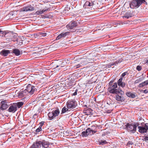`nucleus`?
Masks as SVG:
<instances>
[{
    "label": "nucleus",
    "instance_id": "f257e3e1",
    "mask_svg": "<svg viewBox=\"0 0 148 148\" xmlns=\"http://www.w3.org/2000/svg\"><path fill=\"white\" fill-rule=\"evenodd\" d=\"M37 89L35 86L28 84L26 88L24 90L19 91L18 93V96L19 98H22L25 96H30L34 94L36 91Z\"/></svg>",
    "mask_w": 148,
    "mask_h": 148
},
{
    "label": "nucleus",
    "instance_id": "f03ea898",
    "mask_svg": "<svg viewBox=\"0 0 148 148\" xmlns=\"http://www.w3.org/2000/svg\"><path fill=\"white\" fill-rule=\"evenodd\" d=\"M117 87V86L116 83L115 82L114 83V84L112 86H109L108 88V90L110 93L115 94L117 95L118 94H120L122 95L124 94V92L121 90H118L116 89Z\"/></svg>",
    "mask_w": 148,
    "mask_h": 148
},
{
    "label": "nucleus",
    "instance_id": "7ed1b4c3",
    "mask_svg": "<svg viewBox=\"0 0 148 148\" xmlns=\"http://www.w3.org/2000/svg\"><path fill=\"white\" fill-rule=\"evenodd\" d=\"M147 3L145 0H134L130 4V6L132 8H138L142 3Z\"/></svg>",
    "mask_w": 148,
    "mask_h": 148
},
{
    "label": "nucleus",
    "instance_id": "20e7f679",
    "mask_svg": "<svg viewBox=\"0 0 148 148\" xmlns=\"http://www.w3.org/2000/svg\"><path fill=\"white\" fill-rule=\"evenodd\" d=\"M127 130L132 133H134L136 132L137 126L135 125H132L128 123L126 125Z\"/></svg>",
    "mask_w": 148,
    "mask_h": 148
},
{
    "label": "nucleus",
    "instance_id": "39448f33",
    "mask_svg": "<svg viewBox=\"0 0 148 148\" xmlns=\"http://www.w3.org/2000/svg\"><path fill=\"white\" fill-rule=\"evenodd\" d=\"M138 131L141 133H144L147 132L148 130V123L145 124L142 126H138Z\"/></svg>",
    "mask_w": 148,
    "mask_h": 148
},
{
    "label": "nucleus",
    "instance_id": "423d86ee",
    "mask_svg": "<svg viewBox=\"0 0 148 148\" xmlns=\"http://www.w3.org/2000/svg\"><path fill=\"white\" fill-rule=\"evenodd\" d=\"M76 106V103L75 101L69 100L67 102V107L68 108H74Z\"/></svg>",
    "mask_w": 148,
    "mask_h": 148
},
{
    "label": "nucleus",
    "instance_id": "0eeeda50",
    "mask_svg": "<svg viewBox=\"0 0 148 148\" xmlns=\"http://www.w3.org/2000/svg\"><path fill=\"white\" fill-rule=\"evenodd\" d=\"M34 10V8L31 5L24 7L21 9L20 11L21 12H27L28 11H32Z\"/></svg>",
    "mask_w": 148,
    "mask_h": 148
},
{
    "label": "nucleus",
    "instance_id": "6e6552de",
    "mask_svg": "<svg viewBox=\"0 0 148 148\" xmlns=\"http://www.w3.org/2000/svg\"><path fill=\"white\" fill-rule=\"evenodd\" d=\"M95 3L96 2L95 1H92L90 0L89 1H87L84 3V7L85 8H88L89 7L91 8V7L94 6Z\"/></svg>",
    "mask_w": 148,
    "mask_h": 148
},
{
    "label": "nucleus",
    "instance_id": "1a4fd4ad",
    "mask_svg": "<svg viewBox=\"0 0 148 148\" xmlns=\"http://www.w3.org/2000/svg\"><path fill=\"white\" fill-rule=\"evenodd\" d=\"M95 127V126H92V128H88L86 130L87 133L88 135H91L96 132L97 131L93 130L94 128Z\"/></svg>",
    "mask_w": 148,
    "mask_h": 148
},
{
    "label": "nucleus",
    "instance_id": "9d476101",
    "mask_svg": "<svg viewBox=\"0 0 148 148\" xmlns=\"http://www.w3.org/2000/svg\"><path fill=\"white\" fill-rule=\"evenodd\" d=\"M41 141H36L35 143H34L30 147V148H39L41 147Z\"/></svg>",
    "mask_w": 148,
    "mask_h": 148
},
{
    "label": "nucleus",
    "instance_id": "9b49d317",
    "mask_svg": "<svg viewBox=\"0 0 148 148\" xmlns=\"http://www.w3.org/2000/svg\"><path fill=\"white\" fill-rule=\"evenodd\" d=\"M17 110V107L16 106H10L8 111L10 112L14 113Z\"/></svg>",
    "mask_w": 148,
    "mask_h": 148
},
{
    "label": "nucleus",
    "instance_id": "f8f14e48",
    "mask_svg": "<svg viewBox=\"0 0 148 148\" xmlns=\"http://www.w3.org/2000/svg\"><path fill=\"white\" fill-rule=\"evenodd\" d=\"M118 94L117 95L115 96V99L116 100L118 101H120L122 102L125 100V98L123 97H121L118 95Z\"/></svg>",
    "mask_w": 148,
    "mask_h": 148
},
{
    "label": "nucleus",
    "instance_id": "ddd939ff",
    "mask_svg": "<svg viewBox=\"0 0 148 148\" xmlns=\"http://www.w3.org/2000/svg\"><path fill=\"white\" fill-rule=\"evenodd\" d=\"M13 52L16 56H18L22 53V51L18 49H14L13 50Z\"/></svg>",
    "mask_w": 148,
    "mask_h": 148
},
{
    "label": "nucleus",
    "instance_id": "4468645a",
    "mask_svg": "<svg viewBox=\"0 0 148 148\" xmlns=\"http://www.w3.org/2000/svg\"><path fill=\"white\" fill-rule=\"evenodd\" d=\"M41 146L42 145V147L45 148H47L49 147V143L45 141H42L41 142Z\"/></svg>",
    "mask_w": 148,
    "mask_h": 148
},
{
    "label": "nucleus",
    "instance_id": "2eb2a0df",
    "mask_svg": "<svg viewBox=\"0 0 148 148\" xmlns=\"http://www.w3.org/2000/svg\"><path fill=\"white\" fill-rule=\"evenodd\" d=\"M48 116L49 119L50 120L53 119L56 117L53 110L51 112H49L48 114Z\"/></svg>",
    "mask_w": 148,
    "mask_h": 148
},
{
    "label": "nucleus",
    "instance_id": "dca6fc26",
    "mask_svg": "<svg viewBox=\"0 0 148 148\" xmlns=\"http://www.w3.org/2000/svg\"><path fill=\"white\" fill-rule=\"evenodd\" d=\"M77 25V23L75 22H73L71 24L67 25L66 27L70 29H72Z\"/></svg>",
    "mask_w": 148,
    "mask_h": 148
},
{
    "label": "nucleus",
    "instance_id": "f3484780",
    "mask_svg": "<svg viewBox=\"0 0 148 148\" xmlns=\"http://www.w3.org/2000/svg\"><path fill=\"white\" fill-rule=\"evenodd\" d=\"M68 34V32H66L65 33H62L59 35L56 38L57 40H59L63 37H65L66 36L67 34Z\"/></svg>",
    "mask_w": 148,
    "mask_h": 148
},
{
    "label": "nucleus",
    "instance_id": "a211bd4d",
    "mask_svg": "<svg viewBox=\"0 0 148 148\" xmlns=\"http://www.w3.org/2000/svg\"><path fill=\"white\" fill-rule=\"evenodd\" d=\"M10 52L9 50L3 49L1 51V54L3 56H6L8 55Z\"/></svg>",
    "mask_w": 148,
    "mask_h": 148
},
{
    "label": "nucleus",
    "instance_id": "6ab92c4d",
    "mask_svg": "<svg viewBox=\"0 0 148 148\" xmlns=\"http://www.w3.org/2000/svg\"><path fill=\"white\" fill-rule=\"evenodd\" d=\"M126 95L128 97L132 98H134L136 97L135 95L130 92H127L126 93Z\"/></svg>",
    "mask_w": 148,
    "mask_h": 148
},
{
    "label": "nucleus",
    "instance_id": "aec40b11",
    "mask_svg": "<svg viewBox=\"0 0 148 148\" xmlns=\"http://www.w3.org/2000/svg\"><path fill=\"white\" fill-rule=\"evenodd\" d=\"M67 63L65 60L63 61L61 65H57L56 67V68L59 67V69H60L62 67L64 66L63 65H65Z\"/></svg>",
    "mask_w": 148,
    "mask_h": 148
},
{
    "label": "nucleus",
    "instance_id": "412c9836",
    "mask_svg": "<svg viewBox=\"0 0 148 148\" xmlns=\"http://www.w3.org/2000/svg\"><path fill=\"white\" fill-rule=\"evenodd\" d=\"M132 14L130 12H127L126 13L123 17L127 18H128L129 17H132Z\"/></svg>",
    "mask_w": 148,
    "mask_h": 148
},
{
    "label": "nucleus",
    "instance_id": "4be33fe9",
    "mask_svg": "<svg viewBox=\"0 0 148 148\" xmlns=\"http://www.w3.org/2000/svg\"><path fill=\"white\" fill-rule=\"evenodd\" d=\"M144 79V78L143 77H140L135 81V83L136 84L138 83L143 80Z\"/></svg>",
    "mask_w": 148,
    "mask_h": 148
},
{
    "label": "nucleus",
    "instance_id": "5701e85b",
    "mask_svg": "<svg viewBox=\"0 0 148 148\" xmlns=\"http://www.w3.org/2000/svg\"><path fill=\"white\" fill-rule=\"evenodd\" d=\"M8 107L7 104H1V106L0 107V109L1 110H4L6 109Z\"/></svg>",
    "mask_w": 148,
    "mask_h": 148
},
{
    "label": "nucleus",
    "instance_id": "b1692460",
    "mask_svg": "<svg viewBox=\"0 0 148 148\" xmlns=\"http://www.w3.org/2000/svg\"><path fill=\"white\" fill-rule=\"evenodd\" d=\"M36 36H38L39 37H45L47 35V33H39L36 35Z\"/></svg>",
    "mask_w": 148,
    "mask_h": 148
},
{
    "label": "nucleus",
    "instance_id": "393cba45",
    "mask_svg": "<svg viewBox=\"0 0 148 148\" xmlns=\"http://www.w3.org/2000/svg\"><path fill=\"white\" fill-rule=\"evenodd\" d=\"M53 111L56 117L58 116L60 114V111L58 109H57L55 110H53Z\"/></svg>",
    "mask_w": 148,
    "mask_h": 148
},
{
    "label": "nucleus",
    "instance_id": "a878e982",
    "mask_svg": "<svg viewBox=\"0 0 148 148\" xmlns=\"http://www.w3.org/2000/svg\"><path fill=\"white\" fill-rule=\"evenodd\" d=\"M46 11V10H38L36 12V13L37 15H39L43 13Z\"/></svg>",
    "mask_w": 148,
    "mask_h": 148
},
{
    "label": "nucleus",
    "instance_id": "bb28decb",
    "mask_svg": "<svg viewBox=\"0 0 148 148\" xmlns=\"http://www.w3.org/2000/svg\"><path fill=\"white\" fill-rule=\"evenodd\" d=\"M24 103L23 102H20L17 103L16 104L18 108H20L22 106Z\"/></svg>",
    "mask_w": 148,
    "mask_h": 148
},
{
    "label": "nucleus",
    "instance_id": "cd10ccee",
    "mask_svg": "<svg viewBox=\"0 0 148 148\" xmlns=\"http://www.w3.org/2000/svg\"><path fill=\"white\" fill-rule=\"evenodd\" d=\"M123 79L122 77L120 78L118 81L117 84H118V86H119V85H121L120 84H121V83L123 82H122Z\"/></svg>",
    "mask_w": 148,
    "mask_h": 148
},
{
    "label": "nucleus",
    "instance_id": "c85d7f7f",
    "mask_svg": "<svg viewBox=\"0 0 148 148\" xmlns=\"http://www.w3.org/2000/svg\"><path fill=\"white\" fill-rule=\"evenodd\" d=\"M82 137H86L88 136L86 130V132H83L82 133Z\"/></svg>",
    "mask_w": 148,
    "mask_h": 148
},
{
    "label": "nucleus",
    "instance_id": "c756f323",
    "mask_svg": "<svg viewBox=\"0 0 148 148\" xmlns=\"http://www.w3.org/2000/svg\"><path fill=\"white\" fill-rule=\"evenodd\" d=\"M107 143L106 140H101L99 142L100 144L101 145L106 144Z\"/></svg>",
    "mask_w": 148,
    "mask_h": 148
},
{
    "label": "nucleus",
    "instance_id": "7c9ffc66",
    "mask_svg": "<svg viewBox=\"0 0 148 148\" xmlns=\"http://www.w3.org/2000/svg\"><path fill=\"white\" fill-rule=\"evenodd\" d=\"M67 110H68V109L65 107H64L62 109V113H64L66 112Z\"/></svg>",
    "mask_w": 148,
    "mask_h": 148
},
{
    "label": "nucleus",
    "instance_id": "2f4dec72",
    "mask_svg": "<svg viewBox=\"0 0 148 148\" xmlns=\"http://www.w3.org/2000/svg\"><path fill=\"white\" fill-rule=\"evenodd\" d=\"M73 85V83L72 82H70L67 84V87H70V86H72Z\"/></svg>",
    "mask_w": 148,
    "mask_h": 148
},
{
    "label": "nucleus",
    "instance_id": "473e14b6",
    "mask_svg": "<svg viewBox=\"0 0 148 148\" xmlns=\"http://www.w3.org/2000/svg\"><path fill=\"white\" fill-rule=\"evenodd\" d=\"M145 85H145V83L144 82H143L142 83H141L140 84H139V85L138 86L139 87H142L144 86H145Z\"/></svg>",
    "mask_w": 148,
    "mask_h": 148
},
{
    "label": "nucleus",
    "instance_id": "72a5a7b5",
    "mask_svg": "<svg viewBox=\"0 0 148 148\" xmlns=\"http://www.w3.org/2000/svg\"><path fill=\"white\" fill-rule=\"evenodd\" d=\"M41 130H42L41 126H39V127L36 130V132H40Z\"/></svg>",
    "mask_w": 148,
    "mask_h": 148
},
{
    "label": "nucleus",
    "instance_id": "f704fd0d",
    "mask_svg": "<svg viewBox=\"0 0 148 148\" xmlns=\"http://www.w3.org/2000/svg\"><path fill=\"white\" fill-rule=\"evenodd\" d=\"M63 134L66 136H68L69 135V132L66 130H65L63 132Z\"/></svg>",
    "mask_w": 148,
    "mask_h": 148
},
{
    "label": "nucleus",
    "instance_id": "c9c22d12",
    "mask_svg": "<svg viewBox=\"0 0 148 148\" xmlns=\"http://www.w3.org/2000/svg\"><path fill=\"white\" fill-rule=\"evenodd\" d=\"M120 84L121 85H119V86H120L122 88H123L125 86L126 84L125 82H123Z\"/></svg>",
    "mask_w": 148,
    "mask_h": 148
},
{
    "label": "nucleus",
    "instance_id": "e433bc0d",
    "mask_svg": "<svg viewBox=\"0 0 148 148\" xmlns=\"http://www.w3.org/2000/svg\"><path fill=\"white\" fill-rule=\"evenodd\" d=\"M142 69V67L139 65L138 66L136 67V69L138 71H140Z\"/></svg>",
    "mask_w": 148,
    "mask_h": 148
},
{
    "label": "nucleus",
    "instance_id": "4c0bfd02",
    "mask_svg": "<svg viewBox=\"0 0 148 148\" xmlns=\"http://www.w3.org/2000/svg\"><path fill=\"white\" fill-rule=\"evenodd\" d=\"M143 140H144L145 141L148 140V136H145V137L143 139Z\"/></svg>",
    "mask_w": 148,
    "mask_h": 148
},
{
    "label": "nucleus",
    "instance_id": "58836bf2",
    "mask_svg": "<svg viewBox=\"0 0 148 148\" xmlns=\"http://www.w3.org/2000/svg\"><path fill=\"white\" fill-rule=\"evenodd\" d=\"M6 103V102L5 100H4L1 101V104H5Z\"/></svg>",
    "mask_w": 148,
    "mask_h": 148
},
{
    "label": "nucleus",
    "instance_id": "ea45409f",
    "mask_svg": "<svg viewBox=\"0 0 148 148\" xmlns=\"http://www.w3.org/2000/svg\"><path fill=\"white\" fill-rule=\"evenodd\" d=\"M77 89H76L75 92L73 94V95H77Z\"/></svg>",
    "mask_w": 148,
    "mask_h": 148
},
{
    "label": "nucleus",
    "instance_id": "a19ab883",
    "mask_svg": "<svg viewBox=\"0 0 148 148\" xmlns=\"http://www.w3.org/2000/svg\"><path fill=\"white\" fill-rule=\"evenodd\" d=\"M127 73V72H124V73H123L122 75V77H124L126 75V74Z\"/></svg>",
    "mask_w": 148,
    "mask_h": 148
},
{
    "label": "nucleus",
    "instance_id": "79ce46f5",
    "mask_svg": "<svg viewBox=\"0 0 148 148\" xmlns=\"http://www.w3.org/2000/svg\"><path fill=\"white\" fill-rule=\"evenodd\" d=\"M143 92L145 94H146L148 92V91L147 90H143Z\"/></svg>",
    "mask_w": 148,
    "mask_h": 148
},
{
    "label": "nucleus",
    "instance_id": "37998d69",
    "mask_svg": "<svg viewBox=\"0 0 148 148\" xmlns=\"http://www.w3.org/2000/svg\"><path fill=\"white\" fill-rule=\"evenodd\" d=\"M133 144V143L131 141H129L127 144V145H128L129 144L132 145Z\"/></svg>",
    "mask_w": 148,
    "mask_h": 148
},
{
    "label": "nucleus",
    "instance_id": "c03bdc74",
    "mask_svg": "<svg viewBox=\"0 0 148 148\" xmlns=\"http://www.w3.org/2000/svg\"><path fill=\"white\" fill-rule=\"evenodd\" d=\"M144 82L146 85L148 84V80H146Z\"/></svg>",
    "mask_w": 148,
    "mask_h": 148
},
{
    "label": "nucleus",
    "instance_id": "a18cd8bd",
    "mask_svg": "<svg viewBox=\"0 0 148 148\" xmlns=\"http://www.w3.org/2000/svg\"><path fill=\"white\" fill-rule=\"evenodd\" d=\"M44 124V122L42 121V122H41L40 123V126H41V127L43 125V124Z\"/></svg>",
    "mask_w": 148,
    "mask_h": 148
},
{
    "label": "nucleus",
    "instance_id": "49530a36",
    "mask_svg": "<svg viewBox=\"0 0 148 148\" xmlns=\"http://www.w3.org/2000/svg\"><path fill=\"white\" fill-rule=\"evenodd\" d=\"M1 33L2 34H3L4 33H5V35L6 34V33L5 32H3L2 31V32H1Z\"/></svg>",
    "mask_w": 148,
    "mask_h": 148
},
{
    "label": "nucleus",
    "instance_id": "de8ad7c7",
    "mask_svg": "<svg viewBox=\"0 0 148 148\" xmlns=\"http://www.w3.org/2000/svg\"><path fill=\"white\" fill-rule=\"evenodd\" d=\"M76 68H78L80 67V65L79 64H78L76 66H75Z\"/></svg>",
    "mask_w": 148,
    "mask_h": 148
},
{
    "label": "nucleus",
    "instance_id": "09e8293b",
    "mask_svg": "<svg viewBox=\"0 0 148 148\" xmlns=\"http://www.w3.org/2000/svg\"><path fill=\"white\" fill-rule=\"evenodd\" d=\"M112 83V82H110L109 83V85H111V84Z\"/></svg>",
    "mask_w": 148,
    "mask_h": 148
},
{
    "label": "nucleus",
    "instance_id": "8fccbe9b",
    "mask_svg": "<svg viewBox=\"0 0 148 148\" xmlns=\"http://www.w3.org/2000/svg\"><path fill=\"white\" fill-rule=\"evenodd\" d=\"M146 63H148V60H147L146 62Z\"/></svg>",
    "mask_w": 148,
    "mask_h": 148
},
{
    "label": "nucleus",
    "instance_id": "3c124183",
    "mask_svg": "<svg viewBox=\"0 0 148 148\" xmlns=\"http://www.w3.org/2000/svg\"><path fill=\"white\" fill-rule=\"evenodd\" d=\"M112 65H116V64L115 63H114L113 64H112Z\"/></svg>",
    "mask_w": 148,
    "mask_h": 148
},
{
    "label": "nucleus",
    "instance_id": "603ef678",
    "mask_svg": "<svg viewBox=\"0 0 148 148\" xmlns=\"http://www.w3.org/2000/svg\"><path fill=\"white\" fill-rule=\"evenodd\" d=\"M35 115H36V114H34V116H35Z\"/></svg>",
    "mask_w": 148,
    "mask_h": 148
}]
</instances>
